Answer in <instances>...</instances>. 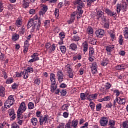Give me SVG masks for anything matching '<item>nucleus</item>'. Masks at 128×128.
Listing matches in <instances>:
<instances>
[{
  "mask_svg": "<svg viewBox=\"0 0 128 128\" xmlns=\"http://www.w3.org/2000/svg\"><path fill=\"white\" fill-rule=\"evenodd\" d=\"M126 8H128V4H126V2H124L122 4H118L116 8L118 14H120L122 10H126Z\"/></svg>",
  "mask_w": 128,
  "mask_h": 128,
  "instance_id": "nucleus-1",
  "label": "nucleus"
},
{
  "mask_svg": "<svg viewBox=\"0 0 128 128\" xmlns=\"http://www.w3.org/2000/svg\"><path fill=\"white\" fill-rule=\"evenodd\" d=\"M46 48L49 50V52L51 54L52 52L56 50V44H54L52 46V44L50 43H47L46 44Z\"/></svg>",
  "mask_w": 128,
  "mask_h": 128,
  "instance_id": "nucleus-2",
  "label": "nucleus"
},
{
  "mask_svg": "<svg viewBox=\"0 0 128 128\" xmlns=\"http://www.w3.org/2000/svg\"><path fill=\"white\" fill-rule=\"evenodd\" d=\"M57 76L60 82H64V73H62V72L58 71L57 73Z\"/></svg>",
  "mask_w": 128,
  "mask_h": 128,
  "instance_id": "nucleus-3",
  "label": "nucleus"
},
{
  "mask_svg": "<svg viewBox=\"0 0 128 128\" xmlns=\"http://www.w3.org/2000/svg\"><path fill=\"white\" fill-rule=\"evenodd\" d=\"M96 34L98 38H104V30H99L96 31Z\"/></svg>",
  "mask_w": 128,
  "mask_h": 128,
  "instance_id": "nucleus-4",
  "label": "nucleus"
},
{
  "mask_svg": "<svg viewBox=\"0 0 128 128\" xmlns=\"http://www.w3.org/2000/svg\"><path fill=\"white\" fill-rule=\"evenodd\" d=\"M48 115L45 116L44 118L40 117V125L42 126V124H44V122H45V124L48 122Z\"/></svg>",
  "mask_w": 128,
  "mask_h": 128,
  "instance_id": "nucleus-5",
  "label": "nucleus"
},
{
  "mask_svg": "<svg viewBox=\"0 0 128 128\" xmlns=\"http://www.w3.org/2000/svg\"><path fill=\"white\" fill-rule=\"evenodd\" d=\"M14 101L13 100H7L4 104V106L6 108H10L12 106H14Z\"/></svg>",
  "mask_w": 128,
  "mask_h": 128,
  "instance_id": "nucleus-6",
  "label": "nucleus"
},
{
  "mask_svg": "<svg viewBox=\"0 0 128 128\" xmlns=\"http://www.w3.org/2000/svg\"><path fill=\"white\" fill-rule=\"evenodd\" d=\"M108 122V118H102L100 121V124L102 126H106Z\"/></svg>",
  "mask_w": 128,
  "mask_h": 128,
  "instance_id": "nucleus-7",
  "label": "nucleus"
},
{
  "mask_svg": "<svg viewBox=\"0 0 128 128\" xmlns=\"http://www.w3.org/2000/svg\"><path fill=\"white\" fill-rule=\"evenodd\" d=\"M84 14V11L82 10V8L80 6L78 7V12L76 13V14H78V16L77 18H80L82 16V14Z\"/></svg>",
  "mask_w": 128,
  "mask_h": 128,
  "instance_id": "nucleus-8",
  "label": "nucleus"
},
{
  "mask_svg": "<svg viewBox=\"0 0 128 128\" xmlns=\"http://www.w3.org/2000/svg\"><path fill=\"white\" fill-rule=\"evenodd\" d=\"M18 110H21L22 112H26V104L24 102H22Z\"/></svg>",
  "mask_w": 128,
  "mask_h": 128,
  "instance_id": "nucleus-9",
  "label": "nucleus"
},
{
  "mask_svg": "<svg viewBox=\"0 0 128 128\" xmlns=\"http://www.w3.org/2000/svg\"><path fill=\"white\" fill-rule=\"evenodd\" d=\"M96 98H98V94H97L90 95L88 98V100H90V102H92V100H96Z\"/></svg>",
  "mask_w": 128,
  "mask_h": 128,
  "instance_id": "nucleus-10",
  "label": "nucleus"
},
{
  "mask_svg": "<svg viewBox=\"0 0 128 128\" xmlns=\"http://www.w3.org/2000/svg\"><path fill=\"white\" fill-rule=\"evenodd\" d=\"M48 6H44L40 12V16H44V14H46V12H48Z\"/></svg>",
  "mask_w": 128,
  "mask_h": 128,
  "instance_id": "nucleus-11",
  "label": "nucleus"
},
{
  "mask_svg": "<svg viewBox=\"0 0 128 128\" xmlns=\"http://www.w3.org/2000/svg\"><path fill=\"white\" fill-rule=\"evenodd\" d=\"M50 80H51V82L53 84H56V74H51Z\"/></svg>",
  "mask_w": 128,
  "mask_h": 128,
  "instance_id": "nucleus-12",
  "label": "nucleus"
},
{
  "mask_svg": "<svg viewBox=\"0 0 128 128\" xmlns=\"http://www.w3.org/2000/svg\"><path fill=\"white\" fill-rule=\"evenodd\" d=\"M74 4H78L82 8L84 6V3L82 0H76L74 2Z\"/></svg>",
  "mask_w": 128,
  "mask_h": 128,
  "instance_id": "nucleus-13",
  "label": "nucleus"
},
{
  "mask_svg": "<svg viewBox=\"0 0 128 128\" xmlns=\"http://www.w3.org/2000/svg\"><path fill=\"white\" fill-rule=\"evenodd\" d=\"M104 16V14L102 12V11H98L97 12V18H98V20L101 19L102 16Z\"/></svg>",
  "mask_w": 128,
  "mask_h": 128,
  "instance_id": "nucleus-14",
  "label": "nucleus"
},
{
  "mask_svg": "<svg viewBox=\"0 0 128 128\" xmlns=\"http://www.w3.org/2000/svg\"><path fill=\"white\" fill-rule=\"evenodd\" d=\"M5 88L4 87H1L0 88V96L4 97L6 96Z\"/></svg>",
  "mask_w": 128,
  "mask_h": 128,
  "instance_id": "nucleus-15",
  "label": "nucleus"
},
{
  "mask_svg": "<svg viewBox=\"0 0 128 128\" xmlns=\"http://www.w3.org/2000/svg\"><path fill=\"white\" fill-rule=\"evenodd\" d=\"M34 23L33 24L34 26H36L37 24H39L40 22V20L38 19V18H34Z\"/></svg>",
  "mask_w": 128,
  "mask_h": 128,
  "instance_id": "nucleus-16",
  "label": "nucleus"
},
{
  "mask_svg": "<svg viewBox=\"0 0 128 128\" xmlns=\"http://www.w3.org/2000/svg\"><path fill=\"white\" fill-rule=\"evenodd\" d=\"M116 102H118L119 104H126V100L124 99H122L120 98H116Z\"/></svg>",
  "mask_w": 128,
  "mask_h": 128,
  "instance_id": "nucleus-17",
  "label": "nucleus"
},
{
  "mask_svg": "<svg viewBox=\"0 0 128 128\" xmlns=\"http://www.w3.org/2000/svg\"><path fill=\"white\" fill-rule=\"evenodd\" d=\"M78 120H73L71 124V126H74V128H78Z\"/></svg>",
  "mask_w": 128,
  "mask_h": 128,
  "instance_id": "nucleus-18",
  "label": "nucleus"
},
{
  "mask_svg": "<svg viewBox=\"0 0 128 128\" xmlns=\"http://www.w3.org/2000/svg\"><path fill=\"white\" fill-rule=\"evenodd\" d=\"M106 12L107 14H108V16H114L116 14V13H112V11L108 9L106 10Z\"/></svg>",
  "mask_w": 128,
  "mask_h": 128,
  "instance_id": "nucleus-19",
  "label": "nucleus"
},
{
  "mask_svg": "<svg viewBox=\"0 0 128 128\" xmlns=\"http://www.w3.org/2000/svg\"><path fill=\"white\" fill-rule=\"evenodd\" d=\"M114 46H110L106 47V50L108 52H112V50H114Z\"/></svg>",
  "mask_w": 128,
  "mask_h": 128,
  "instance_id": "nucleus-20",
  "label": "nucleus"
},
{
  "mask_svg": "<svg viewBox=\"0 0 128 128\" xmlns=\"http://www.w3.org/2000/svg\"><path fill=\"white\" fill-rule=\"evenodd\" d=\"M78 48V46L75 44H72L70 45V50H76Z\"/></svg>",
  "mask_w": 128,
  "mask_h": 128,
  "instance_id": "nucleus-21",
  "label": "nucleus"
},
{
  "mask_svg": "<svg viewBox=\"0 0 128 128\" xmlns=\"http://www.w3.org/2000/svg\"><path fill=\"white\" fill-rule=\"evenodd\" d=\"M28 28H32V26H34V19H31L30 21L28 22L27 25Z\"/></svg>",
  "mask_w": 128,
  "mask_h": 128,
  "instance_id": "nucleus-22",
  "label": "nucleus"
},
{
  "mask_svg": "<svg viewBox=\"0 0 128 128\" xmlns=\"http://www.w3.org/2000/svg\"><path fill=\"white\" fill-rule=\"evenodd\" d=\"M66 69L67 70V73L70 74V72H72V68L70 67V66L68 65L66 66Z\"/></svg>",
  "mask_w": 128,
  "mask_h": 128,
  "instance_id": "nucleus-23",
  "label": "nucleus"
},
{
  "mask_svg": "<svg viewBox=\"0 0 128 128\" xmlns=\"http://www.w3.org/2000/svg\"><path fill=\"white\" fill-rule=\"evenodd\" d=\"M88 94H86L84 93H82L80 95L82 100H86V98L88 97Z\"/></svg>",
  "mask_w": 128,
  "mask_h": 128,
  "instance_id": "nucleus-24",
  "label": "nucleus"
},
{
  "mask_svg": "<svg viewBox=\"0 0 128 128\" xmlns=\"http://www.w3.org/2000/svg\"><path fill=\"white\" fill-rule=\"evenodd\" d=\"M31 122H32L33 126H36L38 124V118H33L31 120Z\"/></svg>",
  "mask_w": 128,
  "mask_h": 128,
  "instance_id": "nucleus-25",
  "label": "nucleus"
},
{
  "mask_svg": "<svg viewBox=\"0 0 128 128\" xmlns=\"http://www.w3.org/2000/svg\"><path fill=\"white\" fill-rule=\"evenodd\" d=\"M24 2L23 7L24 8H28L30 6V3L26 2V0H24Z\"/></svg>",
  "mask_w": 128,
  "mask_h": 128,
  "instance_id": "nucleus-26",
  "label": "nucleus"
},
{
  "mask_svg": "<svg viewBox=\"0 0 128 128\" xmlns=\"http://www.w3.org/2000/svg\"><path fill=\"white\" fill-rule=\"evenodd\" d=\"M90 56H92L94 54V50L92 48V47H90Z\"/></svg>",
  "mask_w": 128,
  "mask_h": 128,
  "instance_id": "nucleus-27",
  "label": "nucleus"
},
{
  "mask_svg": "<svg viewBox=\"0 0 128 128\" xmlns=\"http://www.w3.org/2000/svg\"><path fill=\"white\" fill-rule=\"evenodd\" d=\"M25 72H27V74H28V72L32 73L34 72V68L31 67H28L27 70H24Z\"/></svg>",
  "mask_w": 128,
  "mask_h": 128,
  "instance_id": "nucleus-28",
  "label": "nucleus"
},
{
  "mask_svg": "<svg viewBox=\"0 0 128 128\" xmlns=\"http://www.w3.org/2000/svg\"><path fill=\"white\" fill-rule=\"evenodd\" d=\"M60 50L62 54H66V46H61Z\"/></svg>",
  "mask_w": 128,
  "mask_h": 128,
  "instance_id": "nucleus-29",
  "label": "nucleus"
},
{
  "mask_svg": "<svg viewBox=\"0 0 128 128\" xmlns=\"http://www.w3.org/2000/svg\"><path fill=\"white\" fill-rule=\"evenodd\" d=\"M96 0H98H98H88V6H92V4L93 2H96Z\"/></svg>",
  "mask_w": 128,
  "mask_h": 128,
  "instance_id": "nucleus-30",
  "label": "nucleus"
},
{
  "mask_svg": "<svg viewBox=\"0 0 128 128\" xmlns=\"http://www.w3.org/2000/svg\"><path fill=\"white\" fill-rule=\"evenodd\" d=\"M29 110H34V104L32 102H30L28 104Z\"/></svg>",
  "mask_w": 128,
  "mask_h": 128,
  "instance_id": "nucleus-31",
  "label": "nucleus"
},
{
  "mask_svg": "<svg viewBox=\"0 0 128 128\" xmlns=\"http://www.w3.org/2000/svg\"><path fill=\"white\" fill-rule=\"evenodd\" d=\"M56 84H54V83H52L51 86V92H54V90L58 88L57 86H54Z\"/></svg>",
  "mask_w": 128,
  "mask_h": 128,
  "instance_id": "nucleus-32",
  "label": "nucleus"
},
{
  "mask_svg": "<svg viewBox=\"0 0 128 128\" xmlns=\"http://www.w3.org/2000/svg\"><path fill=\"white\" fill-rule=\"evenodd\" d=\"M70 106V104H64L62 106V110H66L68 112V107Z\"/></svg>",
  "mask_w": 128,
  "mask_h": 128,
  "instance_id": "nucleus-33",
  "label": "nucleus"
},
{
  "mask_svg": "<svg viewBox=\"0 0 128 128\" xmlns=\"http://www.w3.org/2000/svg\"><path fill=\"white\" fill-rule=\"evenodd\" d=\"M108 64V60H104L102 62V66H106Z\"/></svg>",
  "mask_w": 128,
  "mask_h": 128,
  "instance_id": "nucleus-34",
  "label": "nucleus"
},
{
  "mask_svg": "<svg viewBox=\"0 0 128 128\" xmlns=\"http://www.w3.org/2000/svg\"><path fill=\"white\" fill-rule=\"evenodd\" d=\"M12 82H14V80L12 78H8L6 82L7 84H12Z\"/></svg>",
  "mask_w": 128,
  "mask_h": 128,
  "instance_id": "nucleus-35",
  "label": "nucleus"
},
{
  "mask_svg": "<svg viewBox=\"0 0 128 128\" xmlns=\"http://www.w3.org/2000/svg\"><path fill=\"white\" fill-rule=\"evenodd\" d=\"M24 112H22L20 110H18V120H20V118L22 116V114H23Z\"/></svg>",
  "mask_w": 128,
  "mask_h": 128,
  "instance_id": "nucleus-36",
  "label": "nucleus"
},
{
  "mask_svg": "<svg viewBox=\"0 0 128 128\" xmlns=\"http://www.w3.org/2000/svg\"><path fill=\"white\" fill-rule=\"evenodd\" d=\"M99 20H101L103 24H106V16H102Z\"/></svg>",
  "mask_w": 128,
  "mask_h": 128,
  "instance_id": "nucleus-37",
  "label": "nucleus"
},
{
  "mask_svg": "<svg viewBox=\"0 0 128 128\" xmlns=\"http://www.w3.org/2000/svg\"><path fill=\"white\" fill-rule=\"evenodd\" d=\"M87 32H88L89 34H94V30L92 28H88Z\"/></svg>",
  "mask_w": 128,
  "mask_h": 128,
  "instance_id": "nucleus-38",
  "label": "nucleus"
},
{
  "mask_svg": "<svg viewBox=\"0 0 128 128\" xmlns=\"http://www.w3.org/2000/svg\"><path fill=\"white\" fill-rule=\"evenodd\" d=\"M116 70H124V67L122 65H119L116 67Z\"/></svg>",
  "mask_w": 128,
  "mask_h": 128,
  "instance_id": "nucleus-39",
  "label": "nucleus"
},
{
  "mask_svg": "<svg viewBox=\"0 0 128 128\" xmlns=\"http://www.w3.org/2000/svg\"><path fill=\"white\" fill-rule=\"evenodd\" d=\"M119 42H120V46H122V44L124 42V40H122V35H121L120 36Z\"/></svg>",
  "mask_w": 128,
  "mask_h": 128,
  "instance_id": "nucleus-40",
  "label": "nucleus"
},
{
  "mask_svg": "<svg viewBox=\"0 0 128 128\" xmlns=\"http://www.w3.org/2000/svg\"><path fill=\"white\" fill-rule=\"evenodd\" d=\"M66 128H72V120H70L66 124Z\"/></svg>",
  "mask_w": 128,
  "mask_h": 128,
  "instance_id": "nucleus-41",
  "label": "nucleus"
},
{
  "mask_svg": "<svg viewBox=\"0 0 128 128\" xmlns=\"http://www.w3.org/2000/svg\"><path fill=\"white\" fill-rule=\"evenodd\" d=\"M24 72H21L20 73V72H16V76L17 78H22V76H24Z\"/></svg>",
  "mask_w": 128,
  "mask_h": 128,
  "instance_id": "nucleus-42",
  "label": "nucleus"
},
{
  "mask_svg": "<svg viewBox=\"0 0 128 128\" xmlns=\"http://www.w3.org/2000/svg\"><path fill=\"white\" fill-rule=\"evenodd\" d=\"M88 44H85L84 45V52H88Z\"/></svg>",
  "mask_w": 128,
  "mask_h": 128,
  "instance_id": "nucleus-43",
  "label": "nucleus"
},
{
  "mask_svg": "<svg viewBox=\"0 0 128 128\" xmlns=\"http://www.w3.org/2000/svg\"><path fill=\"white\" fill-rule=\"evenodd\" d=\"M90 107L91 108L92 110H94V108H96V104H94V102H90Z\"/></svg>",
  "mask_w": 128,
  "mask_h": 128,
  "instance_id": "nucleus-44",
  "label": "nucleus"
},
{
  "mask_svg": "<svg viewBox=\"0 0 128 128\" xmlns=\"http://www.w3.org/2000/svg\"><path fill=\"white\" fill-rule=\"evenodd\" d=\"M102 110V104H98L96 106L97 112H100Z\"/></svg>",
  "mask_w": 128,
  "mask_h": 128,
  "instance_id": "nucleus-45",
  "label": "nucleus"
},
{
  "mask_svg": "<svg viewBox=\"0 0 128 128\" xmlns=\"http://www.w3.org/2000/svg\"><path fill=\"white\" fill-rule=\"evenodd\" d=\"M60 93L62 96H66V90H62Z\"/></svg>",
  "mask_w": 128,
  "mask_h": 128,
  "instance_id": "nucleus-46",
  "label": "nucleus"
},
{
  "mask_svg": "<svg viewBox=\"0 0 128 128\" xmlns=\"http://www.w3.org/2000/svg\"><path fill=\"white\" fill-rule=\"evenodd\" d=\"M60 12V10L58 9H56L55 10V16L56 18H58L60 16V14H58Z\"/></svg>",
  "mask_w": 128,
  "mask_h": 128,
  "instance_id": "nucleus-47",
  "label": "nucleus"
},
{
  "mask_svg": "<svg viewBox=\"0 0 128 128\" xmlns=\"http://www.w3.org/2000/svg\"><path fill=\"white\" fill-rule=\"evenodd\" d=\"M24 79L26 80L28 78V73L26 72V71L24 72Z\"/></svg>",
  "mask_w": 128,
  "mask_h": 128,
  "instance_id": "nucleus-48",
  "label": "nucleus"
},
{
  "mask_svg": "<svg viewBox=\"0 0 128 128\" xmlns=\"http://www.w3.org/2000/svg\"><path fill=\"white\" fill-rule=\"evenodd\" d=\"M35 84L37 86H40V80H38V78H36L34 82Z\"/></svg>",
  "mask_w": 128,
  "mask_h": 128,
  "instance_id": "nucleus-49",
  "label": "nucleus"
},
{
  "mask_svg": "<svg viewBox=\"0 0 128 128\" xmlns=\"http://www.w3.org/2000/svg\"><path fill=\"white\" fill-rule=\"evenodd\" d=\"M75 20H76V18H72L70 20L68 21V24H72V22H74Z\"/></svg>",
  "mask_w": 128,
  "mask_h": 128,
  "instance_id": "nucleus-50",
  "label": "nucleus"
},
{
  "mask_svg": "<svg viewBox=\"0 0 128 128\" xmlns=\"http://www.w3.org/2000/svg\"><path fill=\"white\" fill-rule=\"evenodd\" d=\"M60 36L61 38V40H64V38L66 37V36H64V32L60 33Z\"/></svg>",
  "mask_w": 128,
  "mask_h": 128,
  "instance_id": "nucleus-51",
  "label": "nucleus"
},
{
  "mask_svg": "<svg viewBox=\"0 0 128 128\" xmlns=\"http://www.w3.org/2000/svg\"><path fill=\"white\" fill-rule=\"evenodd\" d=\"M114 94H116V96L118 98V96H120V91L118 90H114Z\"/></svg>",
  "mask_w": 128,
  "mask_h": 128,
  "instance_id": "nucleus-52",
  "label": "nucleus"
},
{
  "mask_svg": "<svg viewBox=\"0 0 128 128\" xmlns=\"http://www.w3.org/2000/svg\"><path fill=\"white\" fill-rule=\"evenodd\" d=\"M80 38L79 36H74V42H80Z\"/></svg>",
  "mask_w": 128,
  "mask_h": 128,
  "instance_id": "nucleus-53",
  "label": "nucleus"
},
{
  "mask_svg": "<svg viewBox=\"0 0 128 128\" xmlns=\"http://www.w3.org/2000/svg\"><path fill=\"white\" fill-rule=\"evenodd\" d=\"M20 38V36L18 35H16L15 36H14L12 37V40H18Z\"/></svg>",
  "mask_w": 128,
  "mask_h": 128,
  "instance_id": "nucleus-54",
  "label": "nucleus"
},
{
  "mask_svg": "<svg viewBox=\"0 0 128 128\" xmlns=\"http://www.w3.org/2000/svg\"><path fill=\"white\" fill-rule=\"evenodd\" d=\"M29 42H28V40H27L25 42V43H24V48H29Z\"/></svg>",
  "mask_w": 128,
  "mask_h": 128,
  "instance_id": "nucleus-55",
  "label": "nucleus"
},
{
  "mask_svg": "<svg viewBox=\"0 0 128 128\" xmlns=\"http://www.w3.org/2000/svg\"><path fill=\"white\" fill-rule=\"evenodd\" d=\"M67 74L70 78H74V73H72V72H69V73H67Z\"/></svg>",
  "mask_w": 128,
  "mask_h": 128,
  "instance_id": "nucleus-56",
  "label": "nucleus"
},
{
  "mask_svg": "<svg viewBox=\"0 0 128 128\" xmlns=\"http://www.w3.org/2000/svg\"><path fill=\"white\" fill-rule=\"evenodd\" d=\"M123 126L124 128H128V122H126L123 123Z\"/></svg>",
  "mask_w": 128,
  "mask_h": 128,
  "instance_id": "nucleus-57",
  "label": "nucleus"
},
{
  "mask_svg": "<svg viewBox=\"0 0 128 128\" xmlns=\"http://www.w3.org/2000/svg\"><path fill=\"white\" fill-rule=\"evenodd\" d=\"M125 38L128 40V30H126L124 32Z\"/></svg>",
  "mask_w": 128,
  "mask_h": 128,
  "instance_id": "nucleus-58",
  "label": "nucleus"
},
{
  "mask_svg": "<svg viewBox=\"0 0 128 128\" xmlns=\"http://www.w3.org/2000/svg\"><path fill=\"white\" fill-rule=\"evenodd\" d=\"M109 124L110 126H114V124H116V123L114 122V120H110V122H109Z\"/></svg>",
  "mask_w": 128,
  "mask_h": 128,
  "instance_id": "nucleus-59",
  "label": "nucleus"
},
{
  "mask_svg": "<svg viewBox=\"0 0 128 128\" xmlns=\"http://www.w3.org/2000/svg\"><path fill=\"white\" fill-rule=\"evenodd\" d=\"M112 88V85L108 83L106 86V90H110Z\"/></svg>",
  "mask_w": 128,
  "mask_h": 128,
  "instance_id": "nucleus-60",
  "label": "nucleus"
},
{
  "mask_svg": "<svg viewBox=\"0 0 128 128\" xmlns=\"http://www.w3.org/2000/svg\"><path fill=\"white\" fill-rule=\"evenodd\" d=\"M10 116H12L13 114H14V110H10Z\"/></svg>",
  "mask_w": 128,
  "mask_h": 128,
  "instance_id": "nucleus-61",
  "label": "nucleus"
},
{
  "mask_svg": "<svg viewBox=\"0 0 128 128\" xmlns=\"http://www.w3.org/2000/svg\"><path fill=\"white\" fill-rule=\"evenodd\" d=\"M63 116L66 118H68V112H64V114H63Z\"/></svg>",
  "mask_w": 128,
  "mask_h": 128,
  "instance_id": "nucleus-62",
  "label": "nucleus"
},
{
  "mask_svg": "<svg viewBox=\"0 0 128 128\" xmlns=\"http://www.w3.org/2000/svg\"><path fill=\"white\" fill-rule=\"evenodd\" d=\"M30 14H36V10H34V9H32L30 10Z\"/></svg>",
  "mask_w": 128,
  "mask_h": 128,
  "instance_id": "nucleus-63",
  "label": "nucleus"
},
{
  "mask_svg": "<svg viewBox=\"0 0 128 128\" xmlns=\"http://www.w3.org/2000/svg\"><path fill=\"white\" fill-rule=\"evenodd\" d=\"M12 128H20V126H18L16 124H12Z\"/></svg>",
  "mask_w": 128,
  "mask_h": 128,
  "instance_id": "nucleus-64",
  "label": "nucleus"
}]
</instances>
